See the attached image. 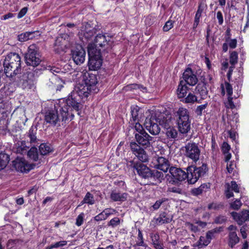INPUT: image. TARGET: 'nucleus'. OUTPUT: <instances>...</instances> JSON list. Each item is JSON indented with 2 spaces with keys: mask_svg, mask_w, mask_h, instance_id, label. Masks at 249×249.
Here are the masks:
<instances>
[{
  "mask_svg": "<svg viewBox=\"0 0 249 249\" xmlns=\"http://www.w3.org/2000/svg\"><path fill=\"white\" fill-rule=\"evenodd\" d=\"M227 187L225 191V194L227 198H229L233 196V193L230 191V185L229 184H227Z\"/></svg>",
  "mask_w": 249,
  "mask_h": 249,
  "instance_id": "obj_62",
  "label": "nucleus"
},
{
  "mask_svg": "<svg viewBox=\"0 0 249 249\" xmlns=\"http://www.w3.org/2000/svg\"><path fill=\"white\" fill-rule=\"evenodd\" d=\"M138 89H140L141 90H142V91L146 90L145 88H144L142 86H140L138 84H136L128 85L125 86L124 88V90L125 91H131V90H133L135 89L136 90Z\"/></svg>",
  "mask_w": 249,
  "mask_h": 249,
  "instance_id": "obj_38",
  "label": "nucleus"
},
{
  "mask_svg": "<svg viewBox=\"0 0 249 249\" xmlns=\"http://www.w3.org/2000/svg\"><path fill=\"white\" fill-rule=\"evenodd\" d=\"M28 157L33 160L36 161L38 158L37 149L36 146H33L30 150L28 152Z\"/></svg>",
  "mask_w": 249,
  "mask_h": 249,
  "instance_id": "obj_34",
  "label": "nucleus"
},
{
  "mask_svg": "<svg viewBox=\"0 0 249 249\" xmlns=\"http://www.w3.org/2000/svg\"><path fill=\"white\" fill-rule=\"evenodd\" d=\"M157 180L159 182H161L163 179L164 175L163 173L157 170H153L151 171V176L150 177Z\"/></svg>",
  "mask_w": 249,
  "mask_h": 249,
  "instance_id": "obj_36",
  "label": "nucleus"
},
{
  "mask_svg": "<svg viewBox=\"0 0 249 249\" xmlns=\"http://www.w3.org/2000/svg\"><path fill=\"white\" fill-rule=\"evenodd\" d=\"M196 89L202 99H204L207 97L208 90L204 84H198L196 88Z\"/></svg>",
  "mask_w": 249,
  "mask_h": 249,
  "instance_id": "obj_28",
  "label": "nucleus"
},
{
  "mask_svg": "<svg viewBox=\"0 0 249 249\" xmlns=\"http://www.w3.org/2000/svg\"><path fill=\"white\" fill-rule=\"evenodd\" d=\"M104 211L107 217L109 215L113 214L116 212V211L114 209L111 208L106 209L104 210Z\"/></svg>",
  "mask_w": 249,
  "mask_h": 249,
  "instance_id": "obj_63",
  "label": "nucleus"
},
{
  "mask_svg": "<svg viewBox=\"0 0 249 249\" xmlns=\"http://www.w3.org/2000/svg\"><path fill=\"white\" fill-rule=\"evenodd\" d=\"M29 147L26 144L24 141H18L15 144L14 149L17 153L21 154H25L27 152Z\"/></svg>",
  "mask_w": 249,
  "mask_h": 249,
  "instance_id": "obj_24",
  "label": "nucleus"
},
{
  "mask_svg": "<svg viewBox=\"0 0 249 249\" xmlns=\"http://www.w3.org/2000/svg\"><path fill=\"white\" fill-rule=\"evenodd\" d=\"M216 231H217L216 230H213L207 232L206 236V238L208 240H209L210 242H211V240L213 237L214 233L216 232Z\"/></svg>",
  "mask_w": 249,
  "mask_h": 249,
  "instance_id": "obj_59",
  "label": "nucleus"
},
{
  "mask_svg": "<svg viewBox=\"0 0 249 249\" xmlns=\"http://www.w3.org/2000/svg\"><path fill=\"white\" fill-rule=\"evenodd\" d=\"M183 101L185 103L189 104H194L195 102L200 103V101L197 100L196 96L191 93H189L187 97L183 99Z\"/></svg>",
  "mask_w": 249,
  "mask_h": 249,
  "instance_id": "obj_37",
  "label": "nucleus"
},
{
  "mask_svg": "<svg viewBox=\"0 0 249 249\" xmlns=\"http://www.w3.org/2000/svg\"><path fill=\"white\" fill-rule=\"evenodd\" d=\"M237 60H238L237 53L235 51L231 52L230 54V64L232 66H234L235 64L237 63Z\"/></svg>",
  "mask_w": 249,
  "mask_h": 249,
  "instance_id": "obj_41",
  "label": "nucleus"
},
{
  "mask_svg": "<svg viewBox=\"0 0 249 249\" xmlns=\"http://www.w3.org/2000/svg\"><path fill=\"white\" fill-rule=\"evenodd\" d=\"M187 87L185 85L184 82L181 81L177 89V94L178 98L184 97L187 93Z\"/></svg>",
  "mask_w": 249,
  "mask_h": 249,
  "instance_id": "obj_26",
  "label": "nucleus"
},
{
  "mask_svg": "<svg viewBox=\"0 0 249 249\" xmlns=\"http://www.w3.org/2000/svg\"><path fill=\"white\" fill-rule=\"evenodd\" d=\"M144 242L142 231L139 230L138 234V240L136 241V245L137 246H143Z\"/></svg>",
  "mask_w": 249,
  "mask_h": 249,
  "instance_id": "obj_45",
  "label": "nucleus"
},
{
  "mask_svg": "<svg viewBox=\"0 0 249 249\" xmlns=\"http://www.w3.org/2000/svg\"><path fill=\"white\" fill-rule=\"evenodd\" d=\"M65 40L62 37H58L55 42V46H58V49L64 50L66 47Z\"/></svg>",
  "mask_w": 249,
  "mask_h": 249,
  "instance_id": "obj_40",
  "label": "nucleus"
},
{
  "mask_svg": "<svg viewBox=\"0 0 249 249\" xmlns=\"http://www.w3.org/2000/svg\"><path fill=\"white\" fill-rule=\"evenodd\" d=\"M137 142L142 146H149L152 137L150 136L146 132L141 133H136L135 135Z\"/></svg>",
  "mask_w": 249,
  "mask_h": 249,
  "instance_id": "obj_17",
  "label": "nucleus"
},
{
  "mask_svg": "<svg viewBox=\"0 0 249 249\" xmlns=\"http://www.w3.org/2000/svg\"><path fill=\"white\" fill-rule=\"evenodd\" d=\"M27 10V7H24L22 8L18 14V18H22L26 14Z\"/></svg>",
  "mask_w": 249,
  "mask_h": 249,
  "instance_id": "obj_64",
  "label": "nucleus"
},
{
  "mask_svg": "<svg viewBox=\"0 0 249 249\" xmlns=\"http://www.w3.org/2000/svg\"><path fill=\"white\" fill-rule=\"evenodd\" d=\"M203 11V7L201 4H200L199 5L198 9L196 11V14L195 18V19L199 20L200 19V18L201 16V14Z\"/></svg>",
  "mask_w": 249,
  "mask_h": 249,
  "instance_id": "obj_53",
  "label": "nucleus"
},
{
  "mask_svg": "<svg viewBox=\"0 0 249 249\" xmlns=\"http://www.w3.org/2000/svg\"><path fill=\"white\" fill-rule=\"evenodd\" d=\"M130 148L133 153L138 158L139 160L143 162L148 161L149 157L145 151L135 142L130 143Z\"/></svg>",
  "mask_w": 249,
  "mask_h": 249,
  "instance_id": "obj_14",
  "label": "nucleus"
},
{
  "mask_svg": "<svg viewBox=\"0 0 249 249\" xmlns=\"http://www.w3.org/2000/svg\"><path fill=\"white\" fill-rule=\"evenodd\" d=\"M165 133L167 137L170 139H176L178 135L177 129L173 126L166 129Z\"/></svg>",
  "mask_w": 249,
  "mask_h": 249,
  "instance_id": "obj_29",
  "label": "nucleus"
},
{
  "mask_svg": "<svg viewBox=\"0 0 249 249\" xmlns=\"http://www.w3.org/2000/svg\"><path fill=\"white\" fill-rule=\"evenodd\" d=\"M186 227L194 232H196L199 230L197 225L189 222L186 223Z\"/></svg>",
  "mask_w": 249,
  "mask_h": 249,
  "instance_id": "obj_51",
  "label": "nucleus"
},
{
  "mask_svg": "<svg viewBox=\"0 0 249 249\" xmlns=\"http://www.w3.org/2000/svg\"><path fill=\"white\" fill-rule=\"evenodd\" d=\"M229 246L233 248L237 243L239 239L235 231L230 232L229 235Z\"/></svg>",
  "mask_w": 249,
  "mask_h": 249,
  "instance_id": "obj_27",
  "label": "nucleus"
},
{
  "mask_svg": "<svg viewBox=\"0 0 249 249\" xmlns=\"http://www.w3.org/2000/svg\"><path fill=\"white\" fill-rule=\"evenodd\" d=\"M135 128L136 131L138 132V133H141L145 132L143 130V128L142 126L140 123V122H135Z\"/></svg>",
  "mask_w": 249,
  "mask_h": 249,
  "instance_id": "obj_57",
  "label": "nucleus"
},
{
  "mask_svg": "<svg viewBox=\"0 0 249 249\" xmlns=\"http://www.w3.org/2000/svg\"><path fill=\"white\" fill-rule=\"evenodd\" d=\"M236 167L235 164L233 162H230L227 163V169L229 173H231L234 168Z\"/></svg>",
  "mask_w": 249,
  "mask_h": 249,
  "instance_id": "obj_58",
  "label": "nucleus"
},
{
  "mask_svg": "<svg viewBox=\"0 0 249 249\" xmlns=\"http://www.w3.org/2000/svg\"><path fill=\"white\" fill-rule=\"evenodd\" d=\"M94 202L93 196L90 193L88 192L84 198V202H86L89 205H93Z\"/></svg>",
  "mask_w": 249,
  "mask_h": 249,
  "instance_id": "obj_39",
  "label": "nucleus"
},
{
  "mask_svg": "<svg viewBox=\"0 0 249 249\" xmlns=\"http://www.w3.org/2000/svg\"><path fill=\"white\" fill-rule=\"evenodd\" d=\"M39 148L41 154L43 155H47L53 151L52 147L49 144L42 143Z\"/></svg>",
  "mask_w": 249,
  "mask_h": 249,
  "instance_id": "obj_32",
  "label": "nucleus"
},
{
  "mask_svg": "<svg viewBox=\"0 0 249 249\" xmlns=\"http://www.w3.org/2000/svg\"><path fill=\"white\" fill-rule=\"evenodd\" d=\"M174 21L171 20H168L163 27V30L164 32H167L173 27Z\"/></svg>",
  "mask_w": 249,
  "mask_h": 249,
  "instance_id": "obj_47",
  "label": "nucleus"
},
{
  "mask_svg": "<svg viewBox=\"0 0 249 249\" xmlns=\"http://www.w3.org/2000/svg\"><path fill=\"white\" fill-rule=\"evenodd\" d=\"M34 32H27L22 33L18 35V40L21 42L26 41L29 39H32L34 37L33 34Z\"/></svg>",
  "mask_w": 249,
  "mask_h": 249,
  "instance_id": "obj_33",
  "label": "nucleus"
},
{
  "mask_svg": "<svg viewBox=\"0 0 249 249\" xmlns=\"http://www.w3.org/2000/svg\"><path fill=\"white\" fill-rule=\"evenodd\" d=\"M96 32V29L91 27L89 24L86 23L81 27L79 32V38L84 43H92L93 41L92 38Z\"/></svg>",
  "mask_w": 249,
  "mask_h": 249,
  "instance_id": "obj_8",
  "label": "nucleus"
},
{
  "mask_svg": "<svg viewBox=\"0 0 249 249\" xmlns=\"http://www.w3.org/2000/svg\"><path fill=\"white\" fill-rule=\"evenodd\" d=\"M183 78L186 84L194 86L197 82L196 76L190 68H188L183 73Z\"/></svg>",
  "mask_w": 249,
  "mask_h": 249,
  "instance_id": "obj_18",
  "label": "nucleus"
},
{
  "mask_svg": "<svg viewBox=\"0 0 249 249\" xmlns=\"http://www.w3.org/2000/svg\"><path fill=\"white\" fill-rule=\"evenodd\" d=\"M107 217L105 214L104 211H103L98 215H96L94 217V219L96 221L104 220L107 219Z\"/></svg>",
  "mask_w": 249,
  "mask_h": 249,
  "instance_id": "obj_48",
  "label": "nucleus"
},
{
  "mask_svg": "<svg viewBox=\"0 0 249 249\" xmlns=\"http://www.w3.org/2000/svg\"><path fill=\"white\" fill-rule=\"evenodd\" d=\"M144 111L143 109L141 108L138 106L131 107V116L132 120L131 121L141 122L143 119V114Z\"/></svg>",
  "mask_w": 249,
  "mask_h": 249,
  "instance_id": "obj_21",
  "label": "nucleus"
},
{
  "mask_svg": "<svg viewBox=\"0 0 249 249\" xmlns=\"http://www.w3.org/2000/svg\"><path fill=\"white\" fill-rule=\"evenodd\" d=\"M172 220V218L165 213H161L157 218H155L152 221L154 225H160L165 223H169Z\"/></svg>",
  "mask_w": 249,
  "mask_h": 249,
  "instance_id": "obj_22",
  "label": "nucleus"
},
{
  "mask_svg": "<svg viewBox=\"0 0 249 249\" xmlns=\"http://www.w3.org/2000/svg\"><path fill=\"white\" fill-rule=\"evenodd\" d=\"M153 164L154 168L160 170L165 173L170 168V163L168 160L163 157H155Z\"/></svg>",
  "mask_w": 249,
  "mask_h": 249,
  "instance_id": "obj_15",
  "label": "nucleus"
},
{
  "mask_svg": "<svg viewBox=\"0 0 249 249\" xmlns=\"http://www.w3.org/2000/svg\"><path fill=\"white\" fill-rule=\"evenodd\" d=\"M169 173L165 178L169 183H177L187 178L190 184H194L198 179L203 176L208 171L206 163H202L200 167L191 166L187 168V173L180 168L172 166L169 169Z\"/></svg>",
  "mask_w": 249,
  "mask_h": 249,
  "instance_id": "obj_1",
  "label": "nucleus"
},
{
  "mask_svg": "<svg viewBox=\"0 0 249 249\" xmlns=\"http://www.w3.org/2000/svg\"><path fill=\"white\" fill-rule=\"evenodd\" d=\"M165 201V199H161L156 201L154 204L152 206V208L154 210H158L161 204Z\"/></svg>",
  "mask_w": 249,
  "mask_h": 249,
  "instance_id": "obj_55",
  "label": "nucleus"
},
{
  "mask_svg": "<svg viewBox=\"0 0 249 249\" xmlns=\"http://www.w3.org/2000/svg\"><path fill=\"white\" fill-rule=\"evenodd\" d=\"M176 118L179 131L186 134L190 129L189 113L185 108L180 107L176 113Z\"/></svg>",
  "mask_w": 249,
  "mask_h": 249,
  "instance_id": "obj_5",
  "label": "nucleus"
},
{
  "mask_svg": "<svg viewBox=\"0 0 249 249\" xmlns=\"http://www.w3.org/2000/svg\"><path fill=\"white\" fill-rule=\"evenodd\" d=\"M97 80L95 74L85 73L83 80L75 88V92L82 98H87L89 94L98 92L96 86Z\"/></svg>",
  "mask_w": 249,
  "mask_h": 249,
  "instance_id": "obj_3",
  "label": "nucleus"
},
{
  "mask_svg": "<svg viewBox=\"0 0 249 249\" xmlns=\"http://www.w3.org/2000/svg\"><path fill=\"white\" fill-rule=\"evenodd\" d=\"M242 203L239 199H236L231 204V207L234 210H238L242 206Z\"/></svg>",
  "mask_w": 249,
  "mask_h": 249,
  "instance_id": "obj_49",
  "label": "nucleus"
},
{
  "mask_svg": "<svg viewBox=\"0 0 249 249\" xmlns=\"http://www.w3.org/2000/svg\"><path fill=\"white\" fill-rule=\"evenodd\" d=\"M84 218V213H81L79 214L76 218L75 224L77 226H80L83 223Z\"/></svg>",
  "mask_w": 249,
  "mask_h": 249,
  "instance_id": "obj_52",
  "label": "nucleus"
},
{
  "mask_svg": "<svg viewBox=\"0 0 249 249\" xmlns=\"http://www.w3.org/2000/svg\"><path fill=\"white\" fill-rule=\"evenodd\" d=\"M210 242L209 240H208L206 238V236H200L199 239V241L197 242V247L199 248V246H207Z\"/></svg>",
  "mask_w": 249,
  "mask_h": 249,
  "instance_id": "obj_42",
  "label": "nucleus"
},
{
  "mask_svg": "<svg viewBox=\"0 0 249 249\" xmlns=\"http://www.w3.org/2000/svg\"><path fill=\"white\" fill-rule=\"evenodd\" d=\"M107 41L108 40L104 35L99 34L94 38L93 43L88 45V48L90 45H92L95 49H97L98 46L103 47L107 44Z\"/></svg>",
  "mask_w": 249,
  "mask_h": 249,
  "instance_id": "obj_20",
  "label": "nucleus"
},
{
  "mask_svg": "<svg viewBox=\"0 0 249 249\" xmlns=\"http://www.w3.org/2000/svg\"><path fill=\"white\" fill-rule=\"evenodd\" d=\"M153 110H148L145 112L146 118L144 123L145 128L152 135H158L160 132V127L157 124V117L153 116L152 112Z\"/></svg>",
  "mask_w": 249,
  "mask_h": 249,
  "instance_id": "obj_7",
  "label": "nucleus"
},
{
  "mask_svg": "<svg viewBox=\"0 0 249 249\" xmlns=\"http://www.w3.org/2000/svg\"><path fill=\"white\" fill-rule=\"evenodd\" d=\"M133 167L137 173L142 178H148L151 176L150 169L141 163H137L134 165Z\"/></svg>",
  "mask_w": 249,
  "mask_h": 249,
  "instance_id": "obj_16",
  "label": "nucleus"
},
{
  "mask_svg": "<svg viewBox=\"0 0 249 249\" xmlns=\"http://www.w3.org/2000/svg\"><path fill=\"white\" fill-rule=\"evenodd\" d=\"M226 42L228 43L231 49L236 48L237 45V40L236 39H226Z\"/></svg>",
  "mask_w": 249,
  "mask_h": 249,
  "instance_id": "obj_54",
  "label": "nucleus"
},
{
  "mask_svg": "<svg viewBox=\"0 0 249 249\" xmlns=\"http://www.w3.org/2000/svg\"><path fill=\"white\" fill-rule=\"evenodd\" d=\"M67 242L66 241H61L55 243L54 244L51 245V248H56L60 247H62L67 244Z\"/></svg>",
  "mask_w": 249,
  "mask_h": 249,
  "instance_id": "obj_56",
  "label": "nucleus"
},
{
  "mask_svg": "<svg viewBox=\"0 0 249 249\" xmlns=\"http://www.w3.org/2000/svg\"><path fill=\"white\" fill-rule=\"evenodd\" d=\"M120 223V219L118 217H114L110 220V221L108 223V226H111L112 227H115L119 225Z\"/></svg>",
  "mask_w": 249,
  "mask_h": 249,
  "instance_id": "obj_46",
  "label": "nucleus"
},
{
  "mask_svg": "<svg viewBox=\"0 0 249 249\" xmlns=\"http://www.w3.org/2000/svg\"><path fill=\"white\" fill-rule=\"evenodd\" d=\"M13 165L16 170L21 173H27L34 167L33 164L28 163L24 158L20 157L13 161Z\"/></svg>",
  "mask_w": 249,
  "mask_h": 249,
  "instance_id": "obj_11",
  "label": "nucleus"
},
{
  "mask_svg": "<svg viewBox=\"0 0 249 249\" xmlns=\"http://www.w3.org/2000/svg\"><path fill=\"white\" fill-rule=\"evenodd\" d=\"M36 131L37 129L36 127L32 126L28 132V137L30 139L31 144L34 146H38L39 142V140L36 137Z\"/></svg>",
  "mask_w": 249,
  "mask_h": 249,
  "instance_id": "obj_23",
  "label": "nucleus"
},
{
  "mask_svg": "<svg viewBox=\"0 0 249 249\" xmlns=\"http://www.w3.org/2000/svg\"><path fill=\"white\" fill-rule=\"evenodd\" d=\"M205 184H202L200 185L199 187L196 188H194L192 190V193L195 196H198L202 194L203 191V189L205 187Z\"/></svg>",
  "mask_w": 249,
  "mask_h": 249,
  "instance_id": "obj_43",
  "label": "nucleus"
},
{
  "mask_svg": "<svg viewBox=\"0 0 249 249\" xmlns=\"http://www.w3.org/2000/svg\"><path fill=\"white\" fill-rule=\"evenodd\" d=\"M127 194L113 190L110 193V198L114 201H124L126 199Z\"/></svg>",
  "mask_w": 249,
  "mask_h": 249,
  "instance_id": "obj_25",
  "label": "nucleus"
},
{
  "mask_svg": "<svg viewBox=\"0 0 249 249\" xmlns=\"http://www.w3.org/2000/svg\"><path fill=\"white\" fill-rule=\"evenodd\" d=\"M207 107V104L198 106L196 110V112L198 115H201L204 110Z\"/></svg>",
  "mask_w": 249,
  "mask_h": 249,
  "instance_id": "obj_50",
  "label": "nucleus"
},
{
  "mask_svg": "<svg viewBox=\"0 0 249 249\" xmlns=\"http://www.w3.org/2000/svg\"><path fill=\"white\" fill-rule=\"evenodd\" d=\"M185 155L196 162L199 159L200 150L195 142H189L184 146Z\"/></svg>",
  "mask_w": 249,
  "mask_h": 249,
  "instance_id": "obj_10",
  "label": "nucleus"
},
{
  "mask_svg": "<svg viewBox=\"0 0 249 249\" xmlns=\"http://www.w3.org/2000/svg\"><path fill=\"white\" fill-rule=\"evenodd\" d=\"M9 160V158L8 155L2 153H0V171L6 166Z\"/></svg>",
  "mask_w": 249,
  "mask_h": 249,
  "instance_id": "obj_31",
  "label": "nucleus"
},
{
  "mask_svg": "<svg viewBox=\"0 0 249 249\" xmlns=\"http://www.w3.org/2000/svg\"><path fill=\"white\" fill-rule=\"evenodd\" d=\"M222 94H225V89L226 90L228 96H231L232 94V88L228 82H225L224 85H221Z\"/></svg>",
  "mask_w": 249,
  "mask_h": 249,
  "instance_id": "obj_35",
  "label": "nucleus"
},
{
  "mask_svg": "<svg viewBox=\"0 0 249 249\" xmlns=\"http://www.w3.org/2000/svg\"><path fill=\"white\" fill-rule=\"evenodd\" d=\"M226 106L231 109L234 108L235 107L232 102V98L231 96H228V102L226 104Z\"/></svg>",
  "mask_w": 249,
  "mask_h": 249,
  "instance_id": "obj_60",
  "label": "nucleus"
},
{
  "mask_svg": "<svg viewBox=\"0 0 249 249\" xmlns=\"http://www.w3.org/2000/svg\"><path fill=\"white\" fill-rule=\"evenodd\" d=\"M222 149L225 156V160L227 162L231 159V154L229 153L231 147L228 143L224 142L222 144Z\"/></svg>",
  "mask_w": 249,
  "mask_h": 249,
  "instance_id": "obj_30",
  "label": "nucleus"
},
{
  "mask_svg": "<svg viewBox=\"0 0 249 249\" xmlns=\"http://www.w3.org/2000/svg\"><path fill=\"white\" fill-rule=\"evenodd\" d=\"M216 18L218 20L219 25H222L223 23V17L221 11H218L216 13Z\"/></svg>",
  "mask_w": 249,
  "mask_h": 249,
  "instance_id": "obj_61",
  "label": "nucleus"
},
{
  "mask_svg": "<svg viewBox=\"0 0 249 249\" xmlns=\"http://www.w3.org/2000/svg\"><path fill=\"white\" fill-rule=\"evenodd\" d=\"M89 60L88 63L89 68L91 71H96L100 68L102 64L101 58V53L99 50L95 49L92 45L88 48Z\"/></svg>",
  "mask_w": 249,
  "mask_h": 249,
  "instance_id": "obj_6",
  "label": "nucleus"
},
{
  "mask_svg": "<svg viewBox=\"0 0 249 249\" xmlns=\"http://www.w3.org/2000/svg\"><path fill=\"white\" fill-rule=\"evenodd\" d=\"M81 107V104L72 97L69 96L66 100L62 99L59 101V104L55 106V110H53L47 113L45 115V120L47 123L55 124L61 120H66L69 115L70 108L78 111Z\"/></svg>",
  "mask_w": 249,
  "mask_h": 249,
  "instance_id": "obj_2",
  "label": "nucleus"
},
{
  "mask_svg": "<svg viewBox=\"0 0 249 249\" xmlns=\"http://www.w3.org/2000/svg\"><path fill=\"white\" fill-rule=\"evenodd\" d=\"M151 238L152 239V241L154 246V247L161 245L159 242L160 236L158 234H152L151 236Z\"/></svg>",
  "mask_w": 249,
  "mask_h": 249,
  "instance_id": "obj_44",
  "label": "nucleus"
},
{
  "mask_svg": "<svg viewBox=\"0 0 249 249\" xmlns=\"http://www.w3.org/2000/svg\"><path fill=\"white\" fill-rule=\"evenodd\" d=\"M72 59L77 65L83 64L85 60L86 52L82 46L77 45L71 51Z\"/></svg>",
  "mask_w": 249,
  "mask_h": 249,
  "instance_id": "obj_12",
  "label": "nucleus"
},
{
  "mask_svg": "<svg viewBox=\"0 0 249 249\" xmlns=\"http://www.w3.org/2000/svg\"><path fill=\"white\" fill-rule=\"evenodd\" d=\"M153 116L157 117L156 120L158 121L160 125L167 129L168 128L172 127L171 116L170 115H166L159 111H153Z\"/></svg>",
  "mask_w": 249,
  "mask_h": 249,
  "instance_id": "obj_13",
  "label": "nucleus"
},
{
  "mask_svg": "<svg viewBox=\"0 0 249 249\" xmlns=\"http://www.w3.org/2000/svg\"><path fill=\"white\" fill-rule=\"evenodd\" d=\"M37 47L35 44L31 45L25 54V59L28 65L37 66L41 62L39 54L37 53Z\"/></svg>",
  "mask_w": 249,
  "mask_h": 249,
  "instance_id": "obj_9",
  "label": "nucleus"
},
{
  "mask_svg": "<svg viewBox=\"0 0 249 249\" xmlns=\"http://www.w3.org/2000/svg\"><path fill=\"white\" fill-rule=\"evenodd\" d=\"M231 214L234 219L240 225L249 220V211L248 210L243 211L240 213L232 212Z\"/></svg>",
  "mask_w": 249,
  "mask_h": 249,
  "instance_id": "obj_19",
  "label": "nucleus"
},
{
  "mask_svg": "<svg viewBox=\"0 0 249 249\" xmlns=\"http://www.w3.org/2000/svg\"><path fill=\"white\" fill-rule=\"evenodd\" d=\"M20 57L18 53H10L6 55L3 62V66L7 77H13L20 72Z\"/></svg>",
  "mask_w": 249,
  "mask_h": 249,
  "instance_id": "obj_4",
  "label": "nucleus"
}]
</instances>
